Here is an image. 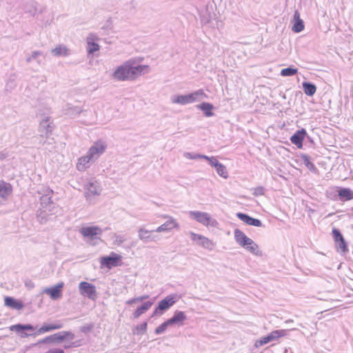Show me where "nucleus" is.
I'll use <instances>...</instances> for the list:
<instances>
[{"mask_svg": "<svg viewBox=\"0 0 353 353\" xmlns=\"http://www.w3.org/2000/svg\"><path fill=\"white\" fill-rule=\"evenodd\" d=\"M148 323L146 322L143 323L140 325L136 327L137 333L145 332L147 330Z\"/></svg>", "mask_w": 353, "mask_h": 353, "instance_id": "79ce46f5", "label": "nucleus"}, {"mask_svg": "<svg viewBox=\"0 0 353 353\" xmlns=\"http://www.w3.org/2000/svg\"><path fill=\"white\" fill-rule=\"evenodd\" d=\"M297 72L298 70L296 68L288 67L281 70V75L283 77H292L295 75Z\"/></svg>", "mask_w": 353, "mask_h": 353, "instance_id": "72a5a7b5", "label": "nucleus"}, {"mask_svg": "<svg viewBox=\"0 0 353 353\" xmlns=\"http://www.w3.org/2000/svg\"><path fill=\"white\" fill-rule=\"evenodd\" d=\"M4 305L11 309L20 310L24 307L23 302L21 300L16 299L11 296H5Z\"/></svg>", "mask_w": 353, "mask_h": 353, "instance_id": "a211bd4d", "label": "nucleus"}, {"mask_svg": "<svg viewBox=\"0 0 353 353\" xmlns=\"http://www.w3.org/2000/svg\"><path fill=\"white\" fill-rule=\"evenodd\" d=\"M28 336L27 334H24L22 335V336Z\"/></svg>", "mask_w": 353, "mask_h": 353, "instance_id": "09e8293b", "label": "nucleus"}, {"mask_svg": "<svg viewBox=\"0 0 353 353\" xmlns=\"http://www.w3.org/2000/svg\"><path fill=\"white\" fill-rule=\"evenodd\" d=\"M190 104L203 101L208 98V95L203 89H199L188 94Z\"/></svg>", "mask_w": 353, "mask_h": 353, "instance_id": "4468645a", "label": "nucleus"}, {"mask_svg": "<svg viewBox=\"0 0 353 353\" xmlns=\"http://www.w3.org/2000/svg\"><path fill=\"white\" fill-rule=\"evenodd\" d=\"M163 218H168V220L165 222L163 224L159 226L156 232H163L170 231L174 229H178L179 228V224L176 221L175 219L172 216H168L167 215H163Z\"/></svg>", "mask_w": 353, "mask_h": 353, "instance_id": "9d476101", "label": "nucleus"}, {"mask_svg": "<svg viewBox=\"0 0 353 353\" xmlns=\"http://www.w3.org/2000/svg\"><path fill=\"white\" fill-rule=\"evenodd\" d=\"M63 327L61 323H53V324H44L40 328L38 329L35 335H40L46 332H48L52 330L61 329Z\"/></svg>", "mask_w": 353, "mask_h": 353, "instance_id": "412c9836", "label": "nucleus"}, {"mask_svg": "<svg viewBox=\"0 0 353 353\" xmlns=\"http://www.w3.org/2000/svg\"><path fill=\"white\" fill-rule=\"evenodd\" d=\"M107 23H108V26H107V27H108V26H110V21H107Z\"/></svg>", "mask_w": 353, "mask_h": 353, "instance_id": "de8ad7c7", "label": "nucleus"}, {"mask_svg": "<svg viewBox=\"0 0 353 353\" xmlns=\"http://www.w3.org/2000/svg\"><path fill=\"white\" fill-rule=\"evenodd\" d=\"M304 164L305 165V166L310 170H312V171H314L316 170V168H315V165H314L313 163H312L309 158L307 157H304Z\"/></svg>", "mask_w": 353, "mask_h": 353, "instance_id": "ea45409f", "label": "nucleus"}, {"mask_svg": "<svg viewBox=\"0 0 353 353\" xmlns=\"http://www.w3.org/2000/svg\"><path fill=\"white\" fill-rule=\"evenodd\" d=\"M10 330L11 331H14L17 332H20L23 330H34V327L31 325L30 324H26V325H21V324H17L13 325L10 327Z\"/></svg>", "mask_w": 353, "mask_h": 353, "instance_id": "2f4dec72", "label": "nucleus"}, {"mask_svg": "<svg viewBox=\"0 0 353 353\" xmlns=\"http://www.w3.org/2000/svg\"><path fill=\"white\" fill-rule=\"evenodd\" d=\"M236 216L239 219L249 225L256 227H261L262 225L261 221L259 219L252 218L245 214L239 212Z\"/></svg>", "mask_w": 353, "mask_h": 353, "instance_id": "aec40b11", "label": "nucleus"}, {"mask_svg": "<svg viewBox=\"0 0 353 353\" xmlns=\"http://www.w3.org/2000/svg\"><path fill=\"white\" fill-rule=\"evenodd\" d=\"M286 335V331L285 330H276L272 331L268 335L261 338L260 340H257L255 342V347H259L263 346L269 342L274 340L279 339V338Z\"/></svg>", "mask_w": 353, "mask_h": 353, "instance_id": "423d86ee", "label": "nucleus"}, {"mask_svg": "<svg viewBox=\"0 0 353 353\" xmlns=\"http://www.w3.org/2000/svg\"><path fill=\"white\" fill-rule=\"evenodd\" d=\"M44 353H65V351L63 348L60 347H53L49 348Z\"/></svg>", "mask_w": 353, "mask_h": 353, "instance_id": "a19ab883", "label": "nucleus"}, {"mask_svg": "<svg viewBox=\"0 0 353 353\" xmlns=\"http://www.w3.org/2000/svg\"><path fill=\"white\" fill-rule=\"evenodd\" d=\"M150 231L145 229V228H140L139 230V237L140 239L143 240L148 239L150 237Z\"/></svg>", "mask_w": 353, "mask_h": 353, "instance_id": "e433bc0d", "label": "nucleus"}, {"mask_svg": "<svg viewBox=\"0 0 353 353\" xmlns=\"http://www.w3.org/2000/svg\"><path fill=\"white\" fill-rule=\"evenodd\" d=\"M176 301L175 295L167 296L165 299L161 300L158 307L154 310V314H157L159 311H163L170 307Z\"/></svg>", "mask_w": 353, "mask_h": 353, "instance_id": "ddd939ff", "label": "nucleus"}, {"mask_svg": "<svg viewBox=\"0 0 353 353\" xmlns=\"http://www.w3.org/2000/svg\"><path fill=\"white\" fill-rule=\"evenodd\" d=\"M54 57H68L70 55V50L64 45H59L51 50Z\"/></svg>", "mask_w": 353, "mask_h": 353, "instance_id": "393cba45", "label": "nucleus"}, {"mask_svg": "<svg viewBox=\"0 0 353 353\" xmlns=\"http://www.w3.org/2000/svg\"><path fill=\"white\" fill-rule=\"evenodd\" d=\"M98 39L97 35L94 33H90L87 37L86 50L88 54H94V52L99 50L100 46L97 43H96V41L98 40Z\"/></svg>", "mask_w": 353, "mask_h": 353, "instance_id": "9b49d317", "label": "nucleus"}, {"mask_svg": "<svg viewBox=\"0 0 353 353\" xmlns=\"http://www.w3.org/2000/svg\"><path fill=\"white\" fill-rule=\"evenodd\" d=\"M264 188L262 186L256 187L254 189V194L256 196H262L264 194Z\"/></svg>", "mask_w": 353, "mask_h": 353, "instance_id": "37998d69", "label": "nucleus"}, {"mask_svg": "<svg viewBox=\"0 0 353 353\" xmlns=\"http://www.w3.org/2000/svg\"><path fill=\"white\" fill-rule=\"evenodd\" d=\"M137 302H139L138 300H137V298H134L128 301L127 304L131 305V304L135 303Z\"/></svg>", "mask_w": 353, "mask_h": 353, "instance_id": "a18cd8bd", "label": "nucleus"}, {"mask_svg": "<svg viewBox=\"0 0 353 353\" xmlns=\"http://www.w3.org/2000/svg\"><path fill=\"white\" fill-rule=\"evenodd\" d=\"M198 157L207 159L209 161V163H210V165H212V166H214L215 168L220 164L219 163V161H217V159L214 157H208L204 156V155H199Z\"/></svg>", "mask_w": 353, "mask_h": 353, "instance_id": "4c0bfd02", "label": "nucleus"}, {"mask_svg": "<svg viewBox=\"0 0 353 353\" xmlns=\"http://www.w3.org/2000/svg\"><path fill=\"white\" fill-rule=\"evenodd\" d=\"M148 69V65L137 64L134 59H130L116 68L112 78L118 81H134L146 72Z\"/></svg>", "mask_w": 353, "mask_h": 353, "instance_id": "f257e3e1", "label": "nucleus"}, {"mask_svg": "<svg viewBox=\"0 0 353 353\" xmlns=\"http://www.w3.org/2000/svg\"><path fill=\"white\" fill-rule=\"evenodd\" d=\"M63 287L64 283L60 282L53 287L46 288L44 293L48 295L52 299L57 300L62 296V289Z\"/></svg>", "mask_w": 353, "mask_h": 353, "instance_id": "f8f14e48", "label": "nucleus"}, {"mask_svg": "<svg viewBox=\"0 0 353 353\" xmlns=\"http://www.w3.org/2000/svg\"><path fill=\"white\" fill-rule=\"evenodd\" d=\"M169 325H171V324L170 323H169V321L168 320L155 329V333L157 334L163 333V332L165 331V330Z\"/></svg>", "mask_w": 353, "mask_h": 353, "instance_id": "c9c22d12", "label": "nucleus"}, {"mask_svg": "<svg viewBox=\"0 0 353 353\" xmlns=\"http://www.w3.org/2000/svg\"><path fill=\"white\" fill-rule=\"evenodd\" d=\"M234 238L236 241L241 245L245 244V242L249 239L241 230L236 229L234 230Z\"/></svg>", "mask_w": 353, "mask_h": 353, "instance_id": "c85d7f7f", "label": "nucleus"}, {"mask_svg": "<svg viewBox=\"0 0 353 353\" xmlns=\"http://www.w3.org/2000/svg\"><path fill=\"white\" fill-rule=\"evenodd\" d=\"M243 248L256 255H261V252L259 250V246L251 239H248L245 244L242 245Z\"/></svg>", "mask_w": 353, "mask_h": 353, "instance_id": "5701e85b", "label": "nucleus"}, {"mask_svg": "<svg viewBox=\"0 0 353 353\" xmlns=\"http://www.w3.org/2000/svg\"><path fill=\"white\" fill-rule=\"evenodd\" d=\"M190 215L196 221L205 226H216L217 225L216 221L212 219L207 212L191 211L190 212Z\"/></svg>", "mask_w": 353, "mask_h": 353, "instance_id": "39448f33", "label": "nucleus"}, {"mask_svg": "<svg viewBox=\"0 0 353 353\" xmlns=\"http://www.w3.org/2000/svg\"><path fill=\"white\" fill-rule=\"evenodd\" d=\"M12 185L5 181H0V198L3 201H6L8 197L12 194Z\"/></svg>", "mask_w": 353, "mask_h": 353, "instance_id": "2eb2a0df", "label": "nucleus"}, {"mask_svg": "<svg viewBox=\"0 0 353 353\" xmlns=\"http://www.w3.org/2000/svg\"><path fill=\"white\" fill-rule=\"evenodd\" d=\"M340 199H345V200H351L353 199V192L349 188H341L338 192Z\"/></svg>", "mask_w": 353, "mask_h": 353, "instance_id": "7c9ffc66", "label": "nucleus"}, {"mask_svg": "<svg viewBox=\"0 0 353 353\" xmlns=\"http://www.w3.org/2000/svg\"><path fill=\"white\" fill-rule=\"evenodd\" d=\"M101 189L99 186L91 183L88 185L87 187V196H92L94 195H99L100 194Z\"/></svg>", "mask_w": 353, "mask_h": 353, "instance_id": "473e14b6", "label": "nucleus"}, {"mask_svg": "<svg viewBox=\"0 0 353 353\" xmlns=\"http://www.w3.org/2000/svg\"><path fill=\"white\" fill-rule=\"evenodd\" d=\"M80 294L83 296H87L91 299H95L97 297V292L94 285L92 284L82 281L79 285Z\"/></svg>", "mask_w": 353, "mask_h": 353, "instance_id": "6e6552de", "label": "nucleus"}, {"mask_svg": "<svg viewBox=\"0 0 353 353\" xmlns=\"http://www.w3.org/2000/svg\"><path fill=\"white\" fill-rule=\"evenodd\" d=\"M172 103L185 105L190 104L188 94H173L170 97Z\"/></svg>", "mask_w": 353, "mask_h": 353, "instance_id": "4be33fe9", "label": "nucleus"}, {"mask_svg": "<svg viewBox=\"0 0 353 353\" xmlns=\"http://www.w3.org/2000/svg\"><path fill=\"white\" fill-rule=\"evenodd\" d=\"M191 239L193 241L197 242L198 244L203 248L212 250L214 247V243L210 239L194 232L190 233Z\"/></svg>", "mask_w": 353, "mask_h": 353, "instance_id": "0eeeda50", "label": "nucleus"}, {"mask_svg": "<svg viewBox=\"0 0 353 353\" xmlns=\"http://www.w3.org/2000/svg\"><path fill=\"white\" fill-rule=\"evenodd\" d=\"M80 233L83 238L92 241L94 240H101L100 236L103 233V230L98 226H86L81 228Z\"/></svg>", "mask_w": 353, "mask_h": 353, "instance_id": "20e7f679", "label": "nucleus"}, {"mask_svg": "<svg viewBox=\"0 0 353 353\" xmlns=\"http://www.w3.org/2000/svg\"><path fill=\"white\" fill-rule=\"evenodd\" d=\"M303 89L305 92L308 96H312L316 92V85L310 82H303Z\"/></svg>", "mask_w": 353, "mask_h": 353, "instance_id": "c756f323", "label": "nucleus"}, {"mask_svg": "<svg viewBox=\"0 0 353 353\" xmlns=\"http://www.w3.org/2000/svg\"><path fill=\"white\" fill-rule=\"evenodd\" d=\"M306 137V131L304 129L297 130L290 138L291 142L298 148H303V143Z\"/></svg>", "mask_w": 353, "mask_h": 353, "instance_id": "dca6fc26", "label": "nucleus"}, {"mask_svg": "<svg viewBox=\"0 0 353 353\" xmlns=\"http://www.w3.org/2000/svg\"><path fill=\"white\" fill-rule=\"evenodd\" d=\"M74 337L75 336L74 333L68 331H63L47 336L43 339L39 341V343H46L52 341L61 343L63 341H67L68 343L64 345V348L65 349L77 347L81 346L82 344L81 340L74 341Z\"/></svg>", "mask_w": 353, "mask_h": 353, "instance_id": "f03ea898", "label": "nucleus"}, {"mask_svg": "<svg viewBox=\"0 0 353 353\" xmlns=\"http://www.w3.org/2000/svg\"><path fill=\"white\" fill-rule=\"evenodd\" d=\"M205 114L206 117H210L212 115V112H205Z\"/></svg>", "mask_w": 353, "mask_h": 353, "instance_id": "49530a36", "label": "nucleus"}, {"mask_svg": "<svg viewBox=\"0 0 353 353\" xmlns=\"http://www.w3.org/2000/svg\"><path fill=\"white\" fill-rule=\"evenodd\" d=\"M92 160L94 159L88 153V155L79 159L77 164V169L79 171L84 170L88 167L90 162Z\"/></svg>", "mask_w": 353, "mask_h": 353, "instance_id": "b1692460", "label": "nucleus"}, {"mask_svg": "<svg viewBox=\"0 0 353 353\" xmlns=\"http://www.w3.org/2000/svg\"><path fill=\"white\" fill-rule=\"evenodd\" d=\"M153 305L152 301H146L141 306L137 308L133 315L135 319L139 318L141 314L148 311Z\"/></svg>", "mask_w": 353, "mask_h": 353, "instance_id": "a878e982", "label": "nucleus"}, {"mask_svg": "<svg viewBox=\"0 0 353 353\" xmlns=\"http://www.w3.org/2000/svg\"><path fill=\"white\" fill-rule=\"evenodd\" d=\"M40 57H42L43 58L45 57L43 53L41 51H33L30 55L26 57V61L29 63L32 61H36L39 64L41 63V60L39 59Z\"/></svg>", "mask_w": 353, "mask_h": 353, "instance_id": "cd10ccee", "label": "nucleus"}, {"mask_svg": "<svg viewBox=\"0 0 353 353\" xmlns=\"http://www.w3.org/2000/svg\"><path fill=\"white\" fill-rule=\"evenodd\" d=\"M106 146L101 141H97L88 151V154L94 159H97L101 154H103Z\"/></svg>", "mask_w": 353, "mask_h": 353, "instance_id": "f3484780", "label": "nucleus"}, {"mask_svg": "<svg viewBox=\"0 0 353 353\" xmlns=\"http://www.w3.org/2000/svg\"><path fill=\"white\" fill-rule=\"evenodd\" d=\"M294 24L292 26V31L299 33L303 30L304 23L300 17V13L298 10H296L293 16Z\"/></svg>", "mask_w": 353, "mask_h": 353, "instance_id": "6ab92c4d", "label": "nucleus"}, {"mask_svg": "<svg viewBox=\"0 0 353 353\" xmlns=\"http://www.w3.org/2000/svg\"><path fill=\"white\" fill-rule=\"evenodd\" d=\"M352 210H353V208H352Z\"/></svg>", "mask_w": 353, "mask_h": 353, "instance_id": "8fccbe9b", "label": "nucleus"}, {"mask_svg": "<svg viewBox=\"0 0 353 353\" xmlns=\"http://www.w3.org/2000/svg\"><path fill=\"white\" fill-rule=\"evenodd\" d=\"M217 173L222 177L226 179L228 176V171L225 165L220 163L216 167Z\"/></svg>", "mask_w": 353, "mask_h": 353, "instance_id": "f704fd0d", "label": "nucleus"}, {"mask_svg": "<svg viewBox=\"0 0 353 353\" xmlns=\"http://www.w3.org/2000/svg\"><path fill=\"white\" fill-rule=\"evenodd\" d=\"M332 234L334 237V242L336 245L337 248L341 252H346L348 250L347 243L341 233V232L336 229L333 228L332 229Z\"/></svg>", "mask_w": 353, "mask_h": 353, "instance_id": "1a4fd4ad", "label": "nucleus"}, {"mask_svg": "<svg viewBox=\"0 0 353 353\" xmlns=\"http://www.w3.org/2000/svg\"><path fill=\"white\" fill-rule=\"evenodd\" d=\"M99 262L101 267L111 269L122 264V256L115 252H111L110 256L101 257Z\"/></svg>", "mask_w": 353, "mask_h": 353, "instance_id": "7ed1b4c3", "label": "nucleus"}, {"mask_svg": "<svg viewBox=\"0 0 353 353\" xmlns=\"http://www.w3.org/2000/svg\"><path fill=\"white\" fill-rule=\"evenodd\" d=\"M148 297H149L148 295L141 296L137 297V300H138V301L140 302V301H142L148 299Z\"/></svg>", "mask_w": 353, "mask_h": 353, "instance_id": "c03bdc74", "label": "nucleus"}, {"mask_svg": "<svg viewBox=\"0 0 353 353\" xmlns=\"http://www.w3.org/2000/svg\"><path fill=\"white\" fill-rule=\"evenodd\" d=\"M197 108L200 109V110H212L213 109V105L210 103L203 102L198 105Z\"/></svg>", "mask_w": 353, "mask_h": 353, "instance_id": "58836bf2", "label": "nucleus"}, {"mask_svg": "<svg viewBox=\"0 0 353 353\" xmlns=\"http://www.w3.org/2000/svg\"><path fill=\"white\" fill-rule=\"evenodd\" d=\"M186 316L185 315L183 312L177 311L174 313V316L168 319L169 323L171 325H173L176 323H182L184 320H185Z\"/></svg>", "mask_w": 353, "mask_h": 353, "instance_id": "bb28decb", "label": "nucleus"}]
</instances>
